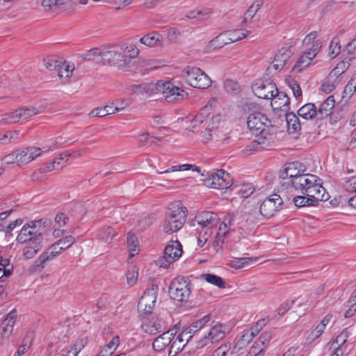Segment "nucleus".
<instances>
[{"instance_id":"nucleus-1","label":"nucleus","mask_w":356,"mask_h":356,"mask_svg":"<svg viewBox=\"0 0 356 356\" xmlns=\"http://www.w3.org/2000/svg\"><path fill=\"white\" fill-rule=\"evenodd\" d=\"M51 221L48 218L32 220L25 224L17 236L19 243H24L23 254L26 259H31L42 248L44 234L49 228Z\"/></svg>"},{"instance_id":"nucleus-2","label":"nucleus","mask_w":356,"mask_h":356,"mask_svg":"<svg viewBox=\"0 0 356 356\" xmlns=\"http://www.w3.org/2000/svg\"><path fill=\"white\" fill-rule=\"evenodd\" d=\"M247 125L255 136L270 137L274 139L276 129L265 114L261 112L250 113L247 118Z\"/></svg>"},{"instance_id":"nucleus-3","label":"nucleus","mask_w":356,"mask_h":356,"mask_svg":"<svg viewBox=\"0 0 356 356\" xmlns=\"http://www.w3.org/2000/svg\"><path fill=\"white\" fill-rule=\"evenodd\" d=\"M291 186L295 191L300 192L302 195L311 193L314 195L328 194L324 187L322 186L321 180L316 175L306 173L300 175L291 181Z\"/></svg>"},{"instance_id":"nucleus-4","label":"nucleus","mask_w":356,"mask_h":356,"mask_svg":"<svg viewBox=\"0 0 356 356\" xmlns=\"http://www.w3.org/2000/svg\"><path fill=\"white\" fill-rule=\"evenodd\" d=\"M102 64L124 68L129 65V58L124 56L120 44H111L102 47Z\"/></svg>"},{"instance_id":"nucleus-5","label":"nucleus","mask_w":356,"mask_h":356,"mask_svg":"<svg viewBox=\"0 0 356 356\" xmlns=\"http://www.w3.org/2000/svg\"><path fill=\"white\" fill-rule=\"evenodd\" d=\"M191 293V283L188 278L178 276L172 280L169 286V294L178 302H187Z\"/></svg>"},{"instance_id":"nucleus-6","label":"nucleus","mask_w":356,"mask_h":356,"mask_svg":"<svg viewBox=\"0 0 356 356\" xmlns=\"http://www.w3.org/2000/svg\"><path fill=\"white\" fill-rule=\"evenodd\" d=\"M181 76L188 85L198 89L208 88L212 83L209 76L195 67H187L183 70Z\"/></svg>"},{"instance_id":"nucleus-7","label":"nucleus","mask_w":356,"mask_h":356,"mask_svg":"<svg viewBox=\"0 0 356 356\" xmlns=\"http://www.w3.org/2000/svg\"><path fill=\"white\" fill-rule=\"evenodd\" d=\"M158 289V285L152 282L140 298L138 304V311L141 318H145L152 313L156 305Z\"/></svg>"},{"instance_id":"nucleus-8","label":"nucleus","mask_w":356,"mask_h":356,"mask_svg":"<svg viewBox=\"0 0 356 356\" xmlns=\"http://www.w3.org/2000/svg\"><path fill=\"white\" fill-rule=\"evenodd\" d=\"M207 177L203 179L204 184L207 187L216 189H227L232 184L230 175L224 170H218L216 172H208Z\"/></svg>"},{"instance_id":"nucleus-9","label":"nucleus","mask_w":356,"mask_h":356,"mask_svg":"<svg viewBox=\"0 0 356 356\" xmlns=\"http://www.w3.org/2000/svg\"><path fill=\"white\" fill-rule=\"evenodd\" d=\"M156 88L158 92L164 95L165 100L168 102L182 100L188 97V93L185 90L175 86L170 81H159Z\"/></svg>"},{"instance_id":"nucleus-10","label":"nucleus","mask_w":356,"mask_h":356,"mask_svg":"<svg viewBox=\"0 0 356 356\" xmlns=\"http://www.w3.org/2000/svg\"><path fill=\"white\" fill-rule=\"evenodd\" d=\"M211 325L207 335H205L197 342V348H210L213 343L225 337V328L222 323L213 321Z\"/></svg>"},{"instance_id":"nucleus-11","label":"nucleus","mask_w":356,"mask_h":356,"mask_svg":"<svg viewBox=\"0 0 356 356\" xmlns=\"http://www.w3.org/2000/svg\"><path fill=\"white\" fill-rule=\"evenodd\" d=\"M182 252L181 244L178 241H172L165 248L163 256L156 261V265L161 268H168L171 263L181 257Z\"/></svg>"},{"instance_id":"nucleus-12","label":"nucleus","mask_w":356,"mask_h":356,"mask_svg":"<svg viewBox=\"0 0 356 356\" xmlns=\"http://www.w3.org/2000/svg\"><path fill=\"white\" fill-rule=\"evenodd\" d=\"M282 204L280 196L275 193L273 194L263 201L260 206V213L264 217L269 218L282 209Z\"/></svg>"},{"instance_id":"nucleus-13","label":"nucleus","mask_w":356,"mask_h":356,"mask_svg":"<svg viewBox=\"0 0 356 356\" xmlns=\"http://www.w3.org/2000/svg\"><path fill=\"white\" fill-rule=\"evenodd\" d=\"M56 242L49 246L44 252H42L35 261L33 269L40 270L44 268L45 263L51 261L58 256L63 250Z\"/></svg>"},{"instance_id":"nucleus-14","label":"nucleus","mask_w":356,"mask_h":356,"mask_svg":"<svg viewBox=\"0 0 356 356\" xmlns=\"http://www.w3.org/2000/svg\"><path fill=\"white\" fill-rule=\"evenodd\" d=\"M277 86L272 81H259L252 86L253 92L261 99H272L274 97Z\"/></svg>"},{"instance_id":"nucleus-15","label":"nucleus","mask_w":356,"mask_h":356,"mask_svg":"<svg viewBox=\"0 0 356 356\" xmlns=\"http://www.w3.org/2000/svg\"><path fill=\"white\" fill-rule=\"evenodd\" d=\"M329 194H316L308 193V195H299L293 197V202L297 207L306 206H317L320 201H326L329 199Z\"/></svg>"},{"instance_id":"nucleus-16","label":"nucleus","mask_w":356,"mask_h":356,"mask_svg":"<svg viewBox=\"0 0 356 356\" xmlns=\"http://www.w3.org/2000/svg\"><path fill=\"white\" fill-rule=\"evenodd\" d=\"M187 214L186 207L180 201L170 203L165 212V216H168L169 219L171 218L184 222L186 220Z\"/></svg>"},{"instance_id":"nucleus-17","label":"nucleus","mask_w":356,"mask_h":356,"mask_svg":"<svg viewBox=\"0 0 356 356\" xmlns=\"http://www.w3.org/2000/svg\"><path fill=\"white\" fill-rule=\"evenodd\" d=\"M41 149L36 147H28L17 151V165L27 164L41 154Z\"/></svg>"},{"instance_id":"nucleus-18","label":"nucleus","mask_w":356,"mask_h":356,"mask_svg":"<svg viewBox=\"0 0 356 356\" xmlns=\"http://www.w3.org/2000/svg\"><path fill=\"white\" fill-rule=\"evenodd\" d=\"M143 319L141 327L145 332L154 335L164 330L163 323L161 319L156 317H152L151 319L145 317Z\"/></svg>"},{"instance_id":"nucleus-19","label":"nucleus","mask_w":356,"mask_h":356,"mask_svg":"<svg viewBox=\"0 0 356 356\" xmlns=\"http://www.w3.org/2000/svg\"><path fill=\"white\" fill-rule=\"evenodd\" d=\"M290 99L284 92H280L277 88L272 98L271 106L274 110L287 112L289 110Z\"/></svg>"},{"instance_id":"nucleus-20","label":"nucleus","mask_w":356,"mask_h":356,"mask_svg":"<svg viewBox=\"0 0 356 356\" xmlns=\"http://www.w3.org/2000/svg\"><path fill=\"white\" fill-rule=\"evenodd\" d=\"M292 54L291 47H282L275 56L273 61V67L276 70H282L291 58Z\"/></svg>"},{"instance_id":"nucleus-21","label":"nucleus","mask_w":356,"mask_h":356,"mask_svg":"<svg viewBox=\"0 0 356 356\" xmlns=\"http://www.w3.org/2000/svg\"><path fill=\"white\" fill-rule=\"evenodd\" d=\"M195 220L202 228H211L216 225L217 214L213 212L204 211L195 216Z\"/></svg>"},{"instance_id":"nucleus-22","label":"nucleus","mask_w":356,"mask_h":356,"mask_svg":"<svg viewBox=\"0 0 356 356\" xmlns=\"http://www.w3.org/2000/svg\"><path fill=\"white\" fill-rule=\"evenodd\" d=\"M335 101L332 95L329 96L320 106L318 109H316L318 115V120L326 118L332 113L334 108Z\"/></svg>"},{"instance_id":"nucleus-23","label":"nucleus","mask_w":356,"mask_h":356,"mask_svg":"<svg viewBox=\"0 0 356 356\" xmlns=\"http://www.w3.org/2000/svg\"><path fill=\"white\" fill-rule=\"evenodd\" d=\"M174 337L175 334L170 333L169 331L163 332L153 341V349L156 351L163 350L170 343H171Z\"/></svg>"},{"instance_id":"nucleus-24","label":"nucleus","mask_w":356,"mask_h":356,"mask_svg":"<svg viewBox=\"0 0 356 356\" xmlns=\"http://www.w3.org/2000/svg\"><path fill=\"white\" fill-rule=\"evenodd\" d=\"M234 213H229L226 216H225L222 223L220 225L218 234L216 235V238L219 241L221 240V238H223L226 236L228 232V229H234L235 228H232L234 227Z\"/></svg>"},{"instance_id":"nucleus-25","label":"nucleus","mask_w":356,"mask_h":356,"mask_svg":"<svg viewBox=\"0 0 356 356\" xmlns=\"http://www.w3.org/2000/svg\"><path fill=\"white\" fill-rule=\"evenodd\" d=\"M258 138L257 140L251 141L245 147V152H252L254 150L258 149L260 148H265L266 147L270 146V143L273 142V139L270 138V137H264L261 136H258Z\"/></svg>"},{"instance_id":"nucleus-26","label":"nucleus","mask_w":356,"mask_h":356,"mask_svg":"<svg viewBox=\"0 0 356 356\" xmlns=\"http://www.w3.org/2000/svg\"><path fill=\"white\" fill-rule=\"evenodd\" d=\"M298 114L305 120H312L314 118L318 120L316 107L313 103H308L302 106L298 111Z\"/></svg>"},{"instance_id":"nucleus-27","label":"nucleus","mask_w":356,"mask_h":356,"mask_svg":"<svg viewBox=\"0 0 356 356\" xmlns=\"http://www.w3.org/2000/svg\"><path fill=\"white\" fill-rule=\"evenodd\" d=\"M185 222L173 218L169 219L168 216H165L163 230L166 234H172L179 231Z\"/></svg>"},{"instance_id":"nucleus-28","label":"nucleus","mask_w":356,"mask_h":356,"mask_svg":"<svg viewBox=\"0 0 356 356\" xmlns=\"http://www.w3.org/2000/svg\"><path fill=\"white\" fill-rule=\"evenodd\" d=\"M250 33V31L245 29H234L224 32V35L229 44L245 38Z\"/></svg>"},{"instance_id":"nucleus-29","label":"nucleus","mask_w":356,"mask_h":356,"mask_svg":"<svg viewBox=\"0 0 356 356\" xmlns=\"http://www.w3.org/2000/svg\"><path fill=\"white\" fill-rule=\"evenodd\" d=\"M162 40V36L158 33L154 32L152 33L147 34L140 39V43L149 47H153L158 46Z\"/></svg>"},{"instance_id":"nucleus-30","label":"nucleus","mask_w":356,"mask_h":356,"mask_svg":"<svg viewBox=\"0 0 356 356\" xmlns=\"http://www.w3.org/2000/svg\"><path fill=\"white\" fill-rule=\"evenodd\" d=\"M211 315L210 314L204 315L200 319L195 321L192 324H191L184 332L186 334H194L201 328H202L207 323L209 322L211 320Z\"/></svg>"},{"instance_id":"nucleus-31","label":"nucleus","mask_w":356,"mask_h":356,"mask_svg":"<svg viewBox=\"0 0 356 356\" xmlns=\"http://www.w3.org/2000/svg\"><path fill=\"white\" fill-rule=\"evenodd\" d=\"M286 121L289 133H296L301 129L299 118L293 113L286 114Z\"/></svg>"},{"instance_id":"nucleus-32","label":"nucleus","mask_w":356,"mask_h":356,"mask_svg":"<svg viewBox=\"0 0 356 356\" xmlns=\"http://www.w3.org/2000/svg\"><path fill=\"white\" fill-rule=\"evenodd\" d=\"M102 47L101 48H93L86 53L79 55V57L84 60H95L97 63H102Z\"/></svg>"},{"instance_id":"nucleus-33","label":"nucleus","mask_w":356,"mask_h":356,"mask_svg":"<svg viewBox=\"0 0 356 356\" xmlns=\"http://www.w3.org/2000/svg\"><path fill=\"white\" fill-rule=\"evenodd\" d=\"M355 91L356 82H355L354 79H351L346 86L343 92L341 102H344L343 104V107H348V102Z\"/></svg>"},{"instance_id":"nucleus-34","label":"nucleus","mask_w":356,"mask_h":356,"mask_svg":"<svg viewBox=\"0 0 356 356\" xmlns=\"http://www.w3.org/2000/svg\"><path fill=\"white\" fill-rule=\"evenodd\" d=\"M225 37L224 33H222L212 39L206 46V50L207 51H211L214 49H220L229 44V42L227 41V39L225 38Z\"/></svg>"},{"instance_id":"nucleus-35","label":"nucleus","mask_w":356,"mask_h":356,"mask_svg":"<svg viewBox=\"0 0 356 356\" xmlns=\"http://www.w3.org/2000/svg\"><path fill=\"white\" fill-rule=\"evenodd\" d=\"M58 76L63 84L70 83V77L72 76L74 67H71L69 65L62 63L60 67H58Z\"/></svg>"},{"instance_id":"nucleus-36","label":"nucleus","mask_w":356,"mask_h":356,"mask_svg":"<svg viewBox=\"0 0 356 356\" xmlns=\"http://www.w3.org/2000/svg\"><path fill=\"white\" fill-rule=\"evenodd\" d=\"M120 45L122 49L124 56L129 58V64L131 63L132 58H136L139 54V49L135 44H122Z\"/></svg>"},{"instance_id":"nucleus-37","label":"nucleus","mask_w":356,"mask_h":356,"mask_svg":"<svg viewBox=\"0 0 356 356\" xmlns=\"http://www.w3.org/2000/svg\"><path fill=\"white\" fill-rule=\"evenodd\" d=\"M257 260V258H248V257H243V258H236L234 260H232L229 266L235 269H239L242 268H245L248 266L253 261H256Z\"/></svg>"},{"instance_id":"nucleus-38","label":"nucleus","mask_w":356,"mask_h":356,"mask_svg":"<svg viewBox=\"0 0 356 356\" xmlns=\"http://www.w3.org/2000/svg\"><path fill=\"white\" fill-rule=\"evenodd\" d=\"M264 3V0H255L244 15L245 22L250 20L256 15Z\"/></svg>"},{"instance_id":"nucleus-39","label":"nucleus","mask_w":356,"mask_h":356,"mask_svg":"<svg viewBox=\"0 0 356 356\" xmlns=\"http://www.w3.org/2000/svg\"><path fill=\"white\" fill-rule=\"evenodd\" d=\"M202 277L207 282L218 286L220 289L225 288V282L219 276L206 273L202 274Z\"/></svg>"},{"instance_id":"nucleus-40","label":"nucleus","mask_w":356,"mask_h":356,"mask_svg":"<svg viewBox=\"0 0 356 356\" xmlns=\"http://www.w3.org/2000/svg\"><path fill=\"white\" fill-rule=\"evenodd\" d=\"M350 63L342 60L330 72V78L338 79L339 76L343 74L349 67Z\"/></svg>"},{"instance_id":"nucleus-41","label":"nucleus","mask_w":356,"mask_h":356,"mask_svg":"<svg viewBox=\"0 0 356 356\" xmlns=\"http://www.w3.org/2000/svg\"><path fill=\"white\" fill-rule=\"evenodd\" d=\"M113 106L111 105H106L104 107L93 109L89 114L91 117L102 118L108 115L113 114L112 112Z\"/></svg>"},{"instance_id":"nucleus-42","label":"nucleus","mask_w":356,"mask_h":356,"mask_svg":"<svg viewBox=\"0 0 356 356\" xmlns=\"http://www.w3.org/2000/svg\"><path fill=\"white\" fill-rule=\"evenodd\" d=\"M20 120H26L40 113L38 108L35 107L19 108L17 109Z\"/></svg>"},{"instance_id":"nucleus-43","label":"nucleus","mask_w":356,"mask_h":356,"mask_svg":"<svg viewBox=\"0 0 356 356\" xmlns=\"http://www.w3.org/2000/svg\"><path fill=\"white\" fill-rule=\"evenodd\" d=\"M338 83L337 79L330 78V74H329L321 86L322 90L325 93H330L335 89Z\"/></svg>"},{"instance_id":"nucleus-44","label":"nucleus","mask_w":356,"mask_h":356,"mask_svg":"<svg viewBox=\"0 0 356 356\" xmlns=\"http://www.w3.org/2000/svg\"><path fill=\"white\" fill-rule=\"evenodd\" d=\"M254 191L255 188L252 184L244 183L241 185L238 193L242 198H247L252 195Z\"/></svg>"},{"instance_id":"nucleus-45","label":"nucleus","mask_w":356,"mask_h":356,"mask_svg":"<svg viewBox=\"0 0 356 356\" xmlns=\"http://www.w3.org/2000/svg\"><path fill=\"white\" fill-rule=\"evenodd\" d=\"M311 63L310 59L307 58V56L305 55H302L295 65L292 68L293 72H302L305 67L309 65Z\"/></svg>"},{"instance_id":"nucleus-46","label":"nucleus","mask_w":356,"mask_h":356,"mask_svg":"<svg viewBox=\"0 0 356 356\" xmlns=\"http://www.w3.org/2000/svg\"><path fill=\"white\" fill-rule=\"evenodd\" d=\"M341 51L340 41L338 38H333L329 47V56L334 58H335Z\"/></svg>"},{"instance_id":"nucleus-47","label":"nucleus","mask_w":356,"mask_h":356,"mask_svg":"<svg viewBox=\"0 0 356 356\" xmlns=\"http://www.w3.org/2000/svg\"><path fill=\"white\" fill-rule=\"evenodd\" d=\"M14 323L4 319L0 326V334L3 338L8 337L13 330Z\"/></svg>"},{"instance_id":"nucleus-48","label":"nucleus","mask_w":356,"mask_h":356,"mask_svg":"<svg viewBox=\"0 0 356 356\" xmlns=\"http://www.w3.org/2000/svg\"><path fill=\"white\" fill-rule=\"evenodd\" d=\"M19 120V118L18 115V113L17 111V109L11 113H6L0 120V122L3 124H12L15 123Z\"/></svg>"},{"instance_id":"nucleus-49","label":"nucleus","mask_w":356,"mask_h":356,"mask_svg":"<svg viewBox=\"0 0 356 356\" xmlns=\"http://www.w3.org/2000/svg\"><path fill=\"white\" fill-rule=\"evenodd\" d=\"M349 335L350 332L347 330V329H343L342 332L337 336L335 340L332 343L331 346L334 347V346H337L343 347V344L346 342Z\"/></svg>"},{"instance_id":"nucleus-50","label":"nucleus","mask_w":356,"mask_h":356,"mask_svg":"<svg viewBox=\"0 0 356 356\" xmlns=\"http://www.w3.org/2000/svg\"><path fill=\"white\" fill-rule=\"evenodd\" d=\"M44 63L46 68L49 70H54L59 67L62 64V62L59 61L56 59L55 56H47L44 58Z\"/></svg>"},{"instance_id":"nucleus-51","label":"nucleus","mask_w":356,"mask_h":356,"mask_svg":"<svg viewBox=\"0 0 356 356\" xmlns=\"http://www.w3.org/2000/svg\"><path fill=\"white\" fill-rule=\"evenodd\" d=\"M286 83L293 92V96L298 98L302 96V90L298 82L292 79H286Z\"/></svg>"},{"instance_id":"nucleus-52","label":"nucleus","mask_w":356,"mask_h":356,"mask_svg":"<svg viewBox=\"0 0 356 356\" xmlns=\"http://www.w3.org/2000/svg\"><path fill=\"white\" fill-rule=\"evenodd\" d=\"M115 231L111 227H106L102 229L99 232V237L104 241H109L115 236Z\"/></svg>"},{"instance_id":"nucleus-53","label":"nucleus","mask_w":356,"mask_h":356,"mask_svg":"<svg viewBox=\"0 0 356 356\" xmlns=\"http://www.w3.org/2000/svg\"><path fill=\"white\" fill-rule=\"evenodd\" d=\"M224 88L229 93L236 94L240 91L239 84L232 79H227L225 81Z\"/></svg>"},{"instance_id":"nucleus-54","label":"nucleus","mask_w":356,"mask_h":356,"mask_svg":"<svg viewBox=\"0 0 356 356\" xmlns=\"http://www.w3.org/2000/svg\"><path fill=\"white\" fill-rule=\"evenodd\" d=\"M127 243L129 248L130 254L133 256L134 252L138 253V241L137 237L132 234H129L127 236Z\"/></svg>"},{"instance_id":"nucleus-55","label":"nucleus","mask_w":356,"mask_h":356,"mask_svg":"<svg viewBox=\"0 0 356 356\" xmlns=\"http://www.w3.org/2000/svg\"><path fill=\"white\" fill-rule=\"evenodd\" d=\"M62 168L63 165H60V162L54 160L52 162L46 163L44 166L40 168L38 170L40 173L43 174Z\"/></svg>"},{"instance_id":"nucleus-56","label":"nucleus","mask_w":356,"mask_h":356,"mask_svg":"<svg viewBox=\"0 0 356 356\" xmlns=\"http://www.w3.org/2000/svg\"><path fill=\"white\" fill-rule=\"evenodd\" d=\"M75 242V238L71 236H67L57 241L56 243L62 248V250L64 251L69 247H70Z\"/></svg>"},{"instance_id":"nucleus-57","label":"nucleus","mask_w":356,"mask_h":356,"mask_svg":"<svg viewBox=\"0 0 356 356\" xmlns=\"http://www.w3.org/2000/svg\"><path fill=\"white\" fill-rule=\"evenodd\" d=\"M232 343H225L219 346L213 353L212 356H229V351L231 350Z\"/></svg>"},{"instance_id":"nucleus-58","label":"nucleus","mask_w":356,"mask_h":356,"mask_svg":"<svg viewBox=\"0 0 356 356\" xmlns=\"http://www.w3.org/2000/svg\"><path fill=\"white\" fill-rule=\"evenodd\" d=\"M297 163L291 162L287 164L286 168V173H289L290 181H293L295 178L299 177L300 175H298L296 168Z\"/></svg>"},{"instance_id":"nucleus-59","label":"nucleus","mask_w":356,"mask_h":356,"mask_svg":"<svg viewBox=\"0 0 356 356\" xmlns=\"http://www.w3.org/2000/svg\"><path fill=\"white\" fill-rule=\"evenodd\" d=\"M111 104L113 106L112 112L115 113L126 108L129 105V102L125 99H115Z\"/></svg>"},{"instance_id":"nucleus-60","label":"nucleus","mask_w":356,"mask_h":356,"mask_svg":"<svg viewBox=\"0 0 356 356\" xmlns=\"http://www.w3.org/2000/svg\"><path fill=\"white\" fill-rule=\"evenodd\" d=\"M266 325V319L262 318L259 320L255 325H254L250 330V337L251 338L254 337L261 330V329Z\"/></svg>"},{"instance_id":"nucleus-61","label":"nucleus","mask_w":356,"mask_h":356,"mask_svg":"<svg viewBox=\"0 0 356 356\" xmlns=\"http://www.w3.org/2000/svg\"><path fill=\"white\" fill-rule=\"evenodd\" d=\"M246 335H243L241 339H239L236 344L234 346L232 350L229 351V356H236V354L238 351L242 348V346L244 345L245 341L247 340L245 339ZM248 337V336H247Z\"/></svg>"},{"instance_id":"nucleus-62","label":"nucleus","mask_w":356,"mask_h":356,"mask_svg":"<svg viewBox=\"0 0 356 356\" xmlns=\"http://www.w3.org/2000/svg\"><path fill=\"white\" fill-rule=\"evenodd\" d=\"M170 348L168 352V356H176L177 354L182 350L184 347V344H179L177 341H171Z\"/></svg>"},{"instance_id":"nucleus-63","label":"nucleus","mask_w":356,"mask_h":356,"mask_svg":"<svg viewBox=\"0 0 356 356\" xmlns=\"http://www.w3.org/2000/svg\"><path fill=\"white\" fill-rule=\"evenodd\" d=\"M84 346L85 343L83 342V340H81L80 343L76 342L75 344H74L71 349L67 351V355L63 356H77Z\"/></svg>"},{"instance_id":"nucleus-64","label":"nucleus","mask_w":356,"mask_h":356,"mask_svg":"<svg viewBox=\"0 0 356 356\" xmlns=\"http://www.w3.org/2000/svg\"><path fill=\"white\" fill-rule=\"evenodd\" d=\"M138 273L137 270L134 268L132 270H129L126 274L127 284L129 286L134 285L138 280Z\"/></svg>"}]
</instances>
